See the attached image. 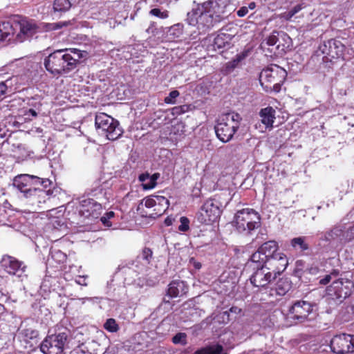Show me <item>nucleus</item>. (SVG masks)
Segmentation results:
<instances>
[{"label":"nucleus","instance_id":"f03ea898","mask_svg":"<svg viewBox=\"0 0 354 354\" xmlns=\"http://www.w3.org/2000/svg\"><path fill=\"white\" fill-rule=\"evenodd\" d=\"M277 250L278 244L274 241H269L263 243L252 254L247 266H252L253 263L263 265L272 274H275V277H277L286 269L288 264L286 256Z\"/></svg>","mask_w":354,"mask_h":354},{"label":"nucleus","instance_id":"ddd939ff","mask_svg":"<svg viewBox=\"0 0 354 354\" xmlns=\"http://www.w3.org/2000/svg\"><path fill=\"white\" fill-rule=\"evenodd\" d=\"M256 270L250 277V283L256 287H265L276 279L275 274L268 270L263 265L252 264Z\"/></svg>","mask_w":354,"mask_h":354},{"label":"nucleus","instance_id":"ea45409f","mask_svg":"<svg viewBox=\"0 0 354 354\" xmlns=\"http://www.w3.org/2000/svg\"><path fill=\"white\" fill-rule=\"evenodd\" d=\"M180 95L177 90L172 91L169 93V95L167 96L164 101L166 104H173L175 103V99Z\"/></svg>","mask_w":354,"mask_h":354},{"label":"nucleus","instance_id":"2eb2a0df","mask_svg":"<svg viewBox=\"0 0 354 354\" xmlns=\"http://www.w3.org/2000/svg\"><path fill=\"white\" fill-rule=\"evenodd\" d=\"M1 265L4 270L11 275H15L18 277H21L25 274L26 270V266L22 261H19L16 258L6 255L3 256Z\"/></svg>","mask_w":354,"mask_h":354},{"label":"nucleus","instance_id":"c9c22d12","mask_svg":"<svg viewBox=\"0 0 354 354\" xmlns=\"http://www.w3.org/2000/svg\"><path fill=\"white\" fill-rule=\"evenodd\" d=\"M156 205L162 207L163 212L169 208V201L162 196H155Z\"/></svg>","mask_w":354,"mask_h":354},{"label":"nucleus","instance_id":"052dcab7","mask_svg":"<svg viewBox=\"0 0 354 354\" xmlns=\"http://www.w3.org/2000/svg\"><path fill=\"white\" fill-rule=\"evenodd\" d=\"M351 353H354V335H351Z\"/></svg>","mask_w":354,"mask_h":354},{"label":"nucleus","instance_id":"69168bd1","mask_svg":"<svg viewBox=\"0 0 354 354\" xmlns=\"http://www.w3.org/2000/svg\"><path fill=\"white\" fill-rule=\"evenodd\" d=\"M236 310H239V311H241V310H240V309H238L237 308H234V307H232V308H230V311H231V312H234V313H236Z\"/></svg>","mask_w":354,"mask_h":354},{"label":"nucleus","instance_id":"dca6fc26","mask_svg":"<svg viewBox=\"0 0 354 354\" xmlns=\"http://www.w3.org/2000/svg\"><path fill=\"white\" fill-rule=\"evenodd\" d=\"M102 212V205L92 198H85L80 203L79 212L82 216L97 218Z\"/></svg>","mask_w":354,"mask_h":354},{"label":"nucleus","instance_id":"6e6552de","mask_svg":"<svg viewBox=\"0 0 354 354\" xmlns=\"http://www.w3.org/2000/svg\"><path fill=\"white\" fill-rule=\"evenodd\" d=\"M95 125L99 133L110 140H117L123 133L118 121L104 113L96 115Z\"/></svg>","mask_w":354,"mask_h":354},{"label":"nucleus","instance_id":"b1692460","mask_svg":"<svg viewBox=\"0 0 354 354\" xmlns=\"http://www.w3.org/2000/svg\"><path fill=\"white\" fill-rule=\"evenodd\" d=\"M14 23L3 21L0 23V41L6 39L10 40L11 37L15 34L14 30Z\"/></svg>","mask_w":354,"mask_h":354},{"label":"nucleus","instance_id":"cd10ccee","mask_svg":"<svg viewBox=\"0 0 354 354\" xmlns=\"http://www.w3.org/2000/svg\"><path fill=\"white\" fill-rule=\"evenodd\" d=\"M291 247L295 250L304 252L308 249V244L306 243V238L304 236L295 237L290 241Z\"/></svg>","mask_w":354,"mask_h":354},{"label":"nucleus","instance_id":"7c9ffc66","mask_svg":"<svg viewBox=\"0 0 354 354\" xmlns=\"http://www.w3.org/2000/svg\"><path fill=\"white\" fill-rule=\"evenodd\" d=\"M290 289V283L287 279H281L277 283L276 292L279 295H285Z\"/></svg>","mask_w":354,"mask_h":354},{"label":"nucleus","instance_id":"a878e982","mask_svg":"<svg viewBox=\"0 0 354 354\" xmlns=\"http://www.w3.org/2000/svg\"><path fill=\"white\" fill-rule=\"evenodd\" d=\"M194 354H226L224 353L223 346L215 344L203 347L194 353Z\"/></svg>","mask_w":354,"mask_h":354},{"label":"nucleus","instance_id":"79ce46f5","mask_svg":"<svg viewBox=\"0 0 354 354\" xmlns=\"http://www.w3.org/2000/svg\"><path fill=\"white\" fill-rule=\"evenodd\" d=\"M279 32L273 31L272 33L268 37L267 44L269 46H274L277 43Z\"/></svg>","mask_w":354,"mask_h":354},{"label":"nucleus","instance_id":"a18cd8bd","mask_svg":"<svg viewBox=\"0 0 354 354\" xmlns=\"http://www.w3.org/2000/svg\"><path fill=\"white\" fill-rule=\"evenodd\" d=\"M156 23L154 21H151L149 27L147 28L146 32L148 34L155 35L156 32Z\"/></svg>","mask_w":354,"mask_h":354},{"label":"nucleus","instance_id":"473e14b6","mask_svg":"<svg viewBox=\"0 0 354 354\" xmlns=\"http://www.w3.org/2000/svg\"><path fill=\"white\" fill-rule=\"evenodd\" d=\"M339 274V271L337 269H334L329 274H326L324 278L321 279L319 283L322 285H326L333 279L338 277Z\"/></svg>","mask_w":354,"mask_h":354},{"label":"nucleus","instance_id":"39448f33","mask_svg":"<svg viewBox=\"0 0 354 354\" xmlns=\"http://www.w3.org/2000/svg\"><path fill=\"white\" fill-rule=\"evenodd\" d=\"M241 118L236 113H228L222 115L215 126L216 137L223 142L230 141L239 128Z\"/></svg>","mask_w":354,"mask_h":354},{"label":"nucleus","instance_id":"9b49d317","mask_svg":"<svg viewBox=\"0 0 354 354\" xmlns=\"http://www.w3.org/2000/svg\"><path fill=\"white\" fill-rule=\"evenodd\" d=\"M68 332H62L46 337L40 345L44 354H62L68 339Z\"/></svg>","mask_w":354,"mask_h":354},{"label":"nucleus","instance_id":"864d4df0","mask_svg":"<svg viewBox=\"0 0 354 354\" xmlns=\"http://www.w3.org/2000/svg\"><path fill=\"white\" fill-rule=\"evenodd\" d=\"M55 256H57L60 259L59 261H64L66 259L65 254L61 251H55L52 252V257L54 258Z\"/></svg>","mask_w":354,"mask_h":354},{"label":"nucleus","instance_id":"f257e3e1","mask_svg":"<svg viewBox=\"0 0 354 354\" xmlns=\"http://www.w3.org/2000/svg\"><path fill=\"white\" fill-rule=\"evenodd\" d=\"M234 11L228 0H207L198 3L187 13V21L196 26L201 32H205L220 23Z\"/></svg>","mask_w":354,"mask_h":354},{"label":"nucleus","instance_id":"f8f14e48","mask_svg":"<svg viewBox=\"0 0 354 354\" xmlns=\"http://www.w3.org/2000/svg\"><path fill=\"white\" fill-rule=\"evenodd\" d=\"M353 290L354 284L353 281L343 278L334 280L332 284L328 288V293L340 300L348 297Z\"/></svg>","mask_w":354,"mask_h":354},{"label":"nucleus","instance_id":"412c9836","mask_svg":"<svg viewBox=\"0 0 354 354\" xmlns=\"http://www.w3.org/2000/svg\"><path fill=\"white\" fill-rule=\"evenodd\" d=\"M276 111L272 106L262 109L259 112L261 122L266 128H272L275 120Z\"/></svg>","mask_w":354,"mask_h":354},{"label":"nucleus","instance_id":"13d9d810","mask_svg":"<svg viewBox=\"0 0 354 354\" xmlns=\"http://www.w3.org/2000/svg\"><path fill=\"white\" fill-rule=\"evenodd\" d=\"M190 262L193 264L196 269H200L201 268V263L196 261L194 259L192 258Z\"/></svg>","mask_w":354,"mask_h":354},{"label":"nucleus","instance_id":"338daca9","mask_svg":"<svg viewBox=\"0 0 354 354\" xmlns=\"http://www.w3.org/2000/svg\"><path fill=\"white\" fill-rule=\"evenodd\" d=\"M282 36L284 37V38H287L288 39H290V38L286 34V33H282Z\"/></svg>","mask_w":354,"mask_h":354},{"label":"nucleus","instance_id":"5701e85b","mask_svg":"<svg viewBox=\"0 0 354 354\" xmlns=\"http://www.w3.org/2000/svg\"><path fill=\"white\" fill-rule=\"evenodd\" d=\"M248 55V51H243L237 54L231 61L225 64L223 68L224 73L226 74L231 73L246 58Z\"/></svg>","mask_w":354,"mask_h":354},{"label":"nucleus","instance_id":"a19ab883","mask_svg":"<svg viewBox=\"0 0 354 354\" xmlns=\"http://www.w3.org/2000/svg\"><path fill=\"white\" fill-rule=\"evenodd\" d=\"M180 225L178 227V230L181 232H186L189 228V221L185 216H182L180 218Z\"/></svg>","mask_w":354,"mask_h":354},{"label":"nucleus","instance_id":"e433bc0d","mask_svg":"<svg viewBox=\"0 0 354 354\" xmlns=\"http://www.w3.org/2000/svg\"><path fill=\"white\" fill-rule=\"evenodd\" d=\"M172 342L175 344L185 345L187 344V335L184 333H178L172 338Z\"/></svg>","mask_w":354,"mask_h":354},{"label":"nucleus","instance_id":"5fc2aeb1","mask_svg":"<svg viewBox=\"0 0 354 354\" xmlns=\"http://www.w3.org/2000/svg\"><path fill=\"white\" fill-rule=\"evenodd\" d=\"M100 299L99 297H84L80 298L79 300L82 301V304H84L86 301H91V302H95L96 301H98Z\"/></svg>","mask_w":354,"mask_h":354},{"label":"nucleus","instance_id":"49530a36","mask_svg":"<svg viewBox=\"0 0 354 354\" xmlns=\"http://www.w3.org/2000/svg\"><path fill=\"white\" fill-rule=\"evenodd\" d=\"M304 8V3H299V4L296 5L295 6H294L290 10L292 13V15L295 16L299 11H301Z\"/></svg>","mask_w":354,"mask_h":354},{"label":"nucleus","instance_id":"e2e57ef3","mask_svg":"<svg viewBox=\"0 0 354 354\" xmlns=\"http://www.w3.org/2000/svg\"><path fill=\"white\" fill-rule=\"evenodd\" d=\"M30 104L33 106V104ZM41 106V104L40 102H38V103H37L36 104H35V105H34V107H35L36 109L39 110V109H40Z\"/></svg>","mask_w":354,"mask_h":354},{"label":"nucleus","instance_id":"4c0bfd02","mask_svg":"<svg viewBox=\"0 0 354 354\" xmlns=\"http://www.w3.org/2000/svg\"><path fill=\"white\" fill-rule=\"evenodd\" d=\"M67 25L66 22H55L50 24H45L44 28L46 31L55 30L62 28Z\"/></svg>","mask_w":354,"mask_h":354},{"label":"nucleus","instance_id":"c756f323","mask_svg":"<svg viewBox=\"0 0 354 354\" xmlns=\"http://www.w3.org/2000/svg\"><path fill=\"white\" fill-rule=\"evenodd\" d=\"M19 335L23 339V340L25 342H28L30 340L36 339L39 335V333L37 330L33 329L32 328L27 327L22 328L19 331Z\"/></svg>","mask_w":354,"mask_h":354},{"label":"nucleus","instance_id":"1a4fd4ad","mask_svg":"<svg viewBox=\"0 0 354 354\" xmlns=\"http://www.w3.org/2000/svg\"><path fill=\"white\" fill-rule=\"evenodd\" d=\"M323 54H325L330 59H342L350 60L354 57V48L351 46H346L342 41L337 39H330L324 42L321 47Z\"/></svg>","mask_w":354,"mask_h":354},{"label":"nucleus","instance_id":"aec40b11","mask_svg":"<svg viewBox=\"0 0 354 354\" xmlns=\"http://www.w3.org/2000/svg\"><path fill=\"white\" fill-rule=\"evenodd\" d=\"M187 291L188 286L183 281L174 280L169 284L167 296L171 298L183 297Z\"/></svg>","mask_w":354,"mask_h":354},{"label":"nucleus","instance_id":"f704fd0d","mask_svg":"<svg viewBox=\"0 0 354 354\" xmlns=\"http://www.w3.org/2000/svg\"><path fill=\"white\" fill-rule=\"evenodd\" d=\"M104 328L111 333L116 332L118 330V326L114 319L110 318L106 320L104 324Z\"/></svg>","mask_w":354,"mask_h":354},{"label":"nucleus","instance_id":"de8ad7c7","mask_svg":"<svg viewBox=\"0 0 354 354\" xmlns=\"http://www.w3.org/2000/svg\"><path fill=\"white\" fill-rule=\"evenodd\" d=\"M279 17L281 19H283L286 21H290L294 16L292 15L291 11L289 10L288 12L281 13Z\"/></svg>","mask_w":354,"mask_h":354},{"label":"nucleus","instance_id":"6ab92c4d","mask_svg":"<svg viewBox=\"0 0 354 354\" xmlns=\"http://www.w3.org/2000/svg\"><path fill=\"white\" fill-rule=\"evenodd\" d=\"M232 29L234 28L227 26L221 30L219 34L214 39L213 46L214 49L223 48L230 45L235 35V31Z\"/></svg>","mask_w":354,"mask_h":354},{"label":"nucleus","instance_id":"774afa93","mask_svg":"<svg viewBox=\"0 0 354 354\" xmlns=\"http://www.w3.org/2000/svg\"><path fill=\"white\" fill-rule=\"evenodd\" d=\"M316 270H317L316 268H311L310 270V272L312 274L315 273Z\"/></svg>","mask_w":354,"mask_h":354},{"label":"nucleus","instance_id":"bb28decb","mask_svg":"<svg viewBox=\"0 0 354 354\" xmlns=\"http://www.w3.org/2000/svg\"><path fill=\"white\" fill-rule=\"evenodd\" d=\"M344 227L339 225L326 232L322 239L326 241H330L333 240L341 239V237L344 236Z\"/></svg>","mask_w":354,"mask_h":354},{"label":"nucleus","instance_id":"9d476101","mask_svg":"<svg viewBox=\"0 0 354 354\" xmlns=\"http://www.w3.org/2000/svg\"><path fill=\"white\" fill-rule=\"evenodd\" d=\"M313 311L312 305L306 301H297L289 308L286 319L288 325L304 322Z\"/></svg>","mask_w":354,"mask_h":354},{"label":"nucleus","instance_id":"72a5a7b5","mask_svg":"<svg viewBox=\"0 0 354 354\" xmlns=\"http://www.w3.org/2000/svg\"><path fill=\"white\" fill-rule=\"evenodd\" d=\"M149 14L152 16L158 17L160 19H167L169 17V12L166 10H161L159 8H153L149 11Z\"/></svg>","mask_w":354,"mask_h":354},{"label":"nucleus","instance_id":"f3484780","mask_svg":"<svg viewBox=\"0 0 354 354\" xmlns=\"http://www.w3.org/2000/svg\"><path fill=\"white\" fill-rule=\"evenodd\" d=\"M220 215V210L212 201H206L201 207L198 214V220L205 224L214 222Z\"/></svg>","mask_w":354,"mask_h":354},{"label":"nucleus","instance_id":"58836bf2","mask_svg":"<svg viewBox=\"0 0 354 354\" xmlns=\"http://www.w3.org/2000/svg\"><path fill=\"white\" fill-rule=\"evenodd\" d=\"M188 105L185 104L181 106H177L171 109V114L174 115H179L186 113L187 111H188Z\"/></svg>","mask_w":354,"mask_h":354},{"label":"nucleus","instance_id":"4468645a","mask_svg":"<svg viewBox=\"0 0 354 354\" xmlns=\"http://www.w3.org/2000/svg\"><path fill=\"white\" fill-rule=\"evenodd\" d=\"M14 30L16 35L15 39L19 42H23L26 39L32 37L37 32L38 27L33 21L21 19L14 22Z\"/></svg>","mask_w":354,"mask_h":354},{"label":"nucleus","instance_id":"0eeeda50","mask_svg":"<svg viewBox=\"0 0 354 354\" xmlns=\"http://www.w3.org/2000/svg\"><path fill=\"white\" fill-rule=\"evenodd\" d=\"M260 220L258 212L253 209L246 208L237 211L232 225L239 232L249 234L260 226Z\"/></svg>","mask_w":354,"mask_h":354},{"label":"nucleus","instance_id":"0e129e2a","mask_svg":"<svg viewBox=\"0 0 354 354\" xmlns=\"http://www.w3.org/2000/svg\"><path fill=\"white\" fill-rule=\"evenodd\" d=\"M254 8H255V3L254 2L250 3L249 4V8H250L251 10L254 9Z\"/></svg>","mask_w":354,"mask_h":354},{"label":"nucleus","instance_id":"680f3d73","mask_svg":"<svg viewBox=\"0 0 354 354\" xmlns=\"http://www.w3.org/2000/svg\"><path fill=\"white\" fill-rule=\"evenodd\" d=\"M165 223L167 226H169L172 224V219L170 218H167L165 220Z\"/></svg>","mask_w":354,"mask_h":354},{"label":"nucleus","instance_id":"bf43d9fd","mask_svg":"<svg viewBox=\"0 0 354 354\" xmlns=\"http://www.w3.org/2000/svg\"><path fill=\"white\" fill-rule=\"evenodd\" d=\"M348 234H350L348 239L351 240L354 239V225L351 227L350 229L347 232Z\"/></svg>","mask_w":354,"mask_h":354},{"label":"nucleus","instance_id":"c03bdc74","mask_svg":"<svg viewBox=\"0 0 354 354\" xmlns=\"http://www.w3.org/2000/svg\"><path fill=\"white\" fill-rule=\"evenodd\" d=\"M145 205L146 207H148V208H151L154 206H156L155 196H153L152 197H150V198H146L145 199Z\"/></svg>","mask_w":354,"mask_h":354},{"label":"nucleus","instance_id":"603ef678","mask_svg":"<svg viewBox=\"0 0 354 354\" xmlns=\"http://www.w3.org/2000/svg\"><path fill=\"white\" fill-rule=\"evenodd\" d=\"M25 115L27 116L26 118L30 120L29 116L31 115L33 118H36L37 116V113L35 109H30L28 111L26 112Z\"/></svg>","mask_w":354,"mask_h":354},{"label":"nucleus","instance_id":"20e7f679","mask_svg":"<svg viewBox=\"0 0 354 354\" xmlns=\"http://www.w3.org/2000/svg\"><path fill=\"white\" fill-rule=\"evenodd\" d=\"M286 77L287 72L285 69L278 65L272 64L261 72L259 81L266 92L279 93Z\"/></svg>","mask_w":354,"mask_h":354},{"label":"nucleus","instance_id":"37998d69","mask_svg":"<svg viewBox=\"0 0 354 354\" xmlns=\"http://www.w3.org/2000/svg\"><path fill=\"white\" fill-rule=\"evenodd\" d=\"M115 214L113 212L111 211L105 214L104 216H103L101 218V221L102 223L106 226H111V223L109 222V219L113 218Z\"/></svg>","mask_w":354,"mask_h":354},{"label":"nucleus","instance_id":"7ed1b4c3","mask_svg":"<svg viewBox=\"0 0 354 354\" xmlns=\"http://www.w3.org/2000/svg\"><path fill=\"white\" fill-rule=\"evenodd\" d=\"M87 55L86 51L77 48L57 50L44 58V65L54 75L66 74L74 70L80 60Z\"/></svg>","mask_w":354,"mask_h":354},{"label":"nucleus","instance_id":"6e6d98bb","mask_svg":"<svg viewBox=\"0 0 354 354\" xmlns=\"http://www.w3.org/2000/svg\"><path fill=\"white\" fill-rule=\"evenodd\" d=\"M7 88L8 87L5 82H0V97L6 93Z\"/></svg>","mask_w":354,"mask_h":354},{"label":"nucleus","instance_id":"8fccbe9b","mask_svg":"<svg viewBox=\"0 0 354 354\" xmlns=\"http://www.w3.org/2000/svg\"><path fill=\"white\" fill-rule=\"evenodd\" d=\"M152 255V252L149 248H145L142 251V257L147 261L149 260V258Z\"/></svg>","mask_w":354,"mask_h":354},{"label":"nucleus","instance_id":"c85d7f7f","mask_svg":"<svg viewBox=\"0 0 354 354\" xmlns=\"http://www.w3.org/2000/svg\"><path fill=\"white\" fill-rule=\"evenodd\" d=\"M72 4L69 0H55L53 10L55 12L62 14L68 11Z\"/></svg>","mask_w":354,"mask_h":354},{"label":"nucleus","instance_id":"4d7b16f0","mask_svg":"<svg viewBox=\"0 0 354 354\" xmlns=\"http://www.w3.org/2000/svg\"><path fill=\"white\" fill-rule=\"evenodd\" d=\"M76 283L81 286H87V283L86 282L85 277H79L78 279L75 280Z\"/></svg>","mask_w":354,"mask_h":354},{"label":"nucleus","instance_id":"2f4dec72","mask_svg":"<svg viewBox=\"0 0 354 354\" xmlns=\"http://www.w3.org/2000/svg\"><path fill=\"white\" fill-rule=\"evenodd\" d=\"M183 32V25L181 24H176L171 26L169 29L168 34L171 36L172 39L180 37Z\"/></svg>","mask_w":354,"mask_h":354},{"label":"nucleus","instance_id":"3c124183","mask_svg":"<svg viewBox=\"0 0 354 354\" xmlns=\"http://www.w3.org/2000/svg\"><path fill=\"white\" fill-rule=\"evenodd\" d=\"M77 354H92L88 351L87 348L84 345H82L77 351Z\"/></svg>","mask_w":354,"mask_h":354},{"label":"nucleus","instance_id":"393cba45","mask_svg":"<svg viewBox=\"0 0 354 354\" xmlns=\"http://www.w3.org/2000/svg\"><path fill=\"white\" fill-rule=\"evenodd\" d=\"M35 192L32 194V198H30L33 202L37 203H45L47 199L49 198V196L53 194L50 189L46 190L45 189H41L35 187Z\"/></svg>","mask_w":354,"mask_h":354},{"label":"nucleus","instance_id":"423d86ee","mask_svg":"<svg viewBox=\"0 0 354 354\" xmlns=\"http://www.w3.org/2000/svg\"><path fill=\"white\" fill-rule=\"evenodd\" d=\"M50 184L51 181L48 178H40L29 174L18 175L14 178L12 182L13 187L22 194L23 197L28 199L32 198L36 185H40L44 188H47Z\"/></svg>","mask_w":354,"mask_h":354},{"label":"nucleus","instance_id":"4be33fe9","mask_svg":"<svg viewBox=\"0 0 354 354\" xmlns=\"http://www.w3.org/2000/svg\"><path fill=\"white\" fill-rule=\"evenodd\" d=\"M159 173H154L149 175V173L142 174L139 176V180L142 183V186L144 189H151L154 188L157 184L156 181L160 178Z\"/></svg>","mask_w":354,"mask_h":354},{"label":"nucleus","instance_id":"09e8293b","mask_svg":"<svg viewBox=\"0 0 354 354\" xmlns=\"http://www.w3.org/2000/svg\"><path fill=\"white\" fill-rule=\"evenodd\" d=\"M248 13V8L246 6L241 7L237 11V15L240 17H245Z\"/></svg>","mask_w":354,"mask_h":354},{"label":"nucleus","instance_id":"a211bd4d","mask_svg":"<svg viewBox=\"0 0 354 354\" xmlns=\"http://www.w3.org/2000/svg\"><path fill=\"white\" fill-rule=\"evenodd\" d=\"M351 335L342 334L335 335L330 340L331 351L336 354L351 353Z\"/></svg>","mask_w":354,"mask_h":354}]
</instances>
